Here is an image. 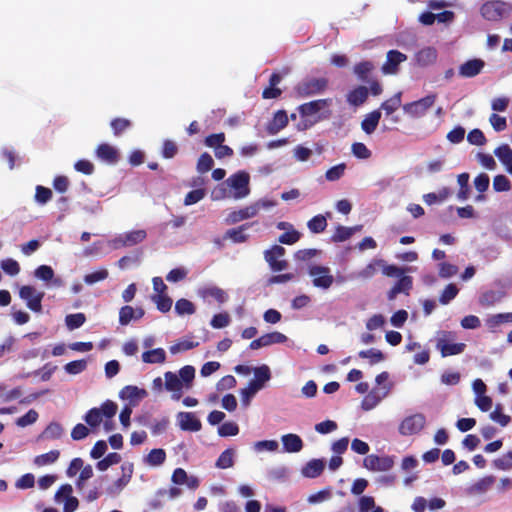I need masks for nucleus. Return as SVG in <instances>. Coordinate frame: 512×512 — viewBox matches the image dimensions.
Masks as SVG:
<instances>
[{
	"instance_id": "nucleus-2",
	"label": "nucleus",
	"mask_w": 512,
	"mask_h": 512,
	"mask_svg": "<svg viewBox=\"0 0 512 512\" xmlns=\"http://www.w3.org/2000/svg\"><path fill=\"white\" fill-rule=\"evenodd\" d=\"M377 267H381L382 273L387 277H398L411 271V267H398L394 264H387L383 259H375L359 271L358 276L362 279H370L376 274Z\"/></svg>"
},
{
	"instance_id": "nucleus-23",
	"label": "nucleus",
	"mask_w": 512,
	"mask_h": 512,
	"mask_svg": "<svg viewBox=\"0 0 512 512\" xmlns=\"http://www.w3.org/2000/svg\"><path fill=\"white\" fill-rule=\"evenodd\" d=\"M148 395L145 389L138 388L137 386L127 385L119 393V396L123 400H129L135 404L142 400Z\"/></svg>"
},
{
	"instance_id": "nucleus-53",
	"label": "nucleus",
	"mask_w": 512,
	"mask_h": 512,
	"mask_svg": "<svg viewBox=\"0 0 512 512\" xmlns=\"http://www.w3.org/2000/svg\"><path fill=\"white\" fill-rule=\"evenodd\" d=\"M63 434V428L61 424L57 422H51L42 433V437L46 439H59Z\"/></svg>"
},
{
	"instance_id": "nucleus-5",
	"label": "nucleus",
	"mask_w": 512,
	"mask_h": 512,
	"mask_svg": "<svg viewBox=\"0 0 512 512\" xmlns=\"http://www.w3.org/2000/svg\"><path fill=\"white\" fill-rule=\"evenodd\" d=\"M147 237V233L143 229L133 230L126 233L119 234L110 241L114 249H121L124 247H131L143 242Z\"/></svg>"
},
{
	"instance_id": "nucleus-12",
	"label": "nucleus",
	"mask_w": 512,
	"mask_h": 512,
	"mask_svg": "<svg viewBox=\"0 0 512 512\" xmlns=\"http://www.w3.org/2000/svg\"><path fill=\"white\" fill-rule=\"evenodd\" d=\"M363 466L370 471H389L394 466V458L392 456L370 454L364 458Z\"/></svg>"
},
{
	"instance_id": "nucleus-32",
	"label": "nucleus",
	"mask_w": 512,
	"mask_h": 512,
	"mask_svg": "<svg viewBox=\"0 0 512 512\" xmlns=\"http://www.w3.org/2000/svg\"><path fill=\"white\" fill-rule=\"evenodd\" d=\"M494 483L492 476L481 478L477 482L468 487L467 491L470 495H480L487 492Z\"/></svg>"
},
{
	"instance_id": "nucleus-17",
	"label": "nucleus",
	"mask_w": 512,
	"mask_h": 512,
	"mask_svg": "<svg viewBox=\"0 0 512 512\" xmlns=\"http://www.w3.org/2000/svg\"><path fill=\"white\" fill-rule=\"evenodd\" d=\"M178 425L183 431L198 432L202 428L201 421L193 412H179L177 414Z\"/></svg>"
},
{
	"instance_id": "nucleus-48",
	"label": "nucleus",
	"mask_w": 512,
	"mask_h": 512,
	"mask_svg": "<svg viewBox=\"0 0 512 512\" xmlns=\"http://www.w3.org/2000/svg\"><path fill=\"white\" fill-rule=\"evenodd\" d=\"M175 311L178 315H192L195 313L196 308L195 305L185 298H181L175 303Z\"/></svg>"
},
{
	"instance_id": "nucleus-60",
	"label": "nucleus",
	"mask_w": 512,
	"mask_h": 512,
	"mask_svg": "<svg viewBox=\"0 0 512 512\" xmlns=\"http://www.w3.org/2000/svg\"><path fill=\"white\" fill-rule=\"evenodd\" d=\"M231 318L227 312L215 314L210 322V325L215 329H221L230 324Z\"/></svg>"
},
{
	"instance_id": "nucleus-54",
	"label": "nucleus",
	"mask_w": 512,
	"mask_h": 512,
	"mask_svg": "<svg viewBox=\"0 0 512 512\" xmlns=\"http://www.w3.org/2000/svg\"><path fill=\"white\" fill-rule=\"evenodd\" d=\"M85 321L86 316L83 313L69 314L65 318V323L69 330H74L81 327Z\"/></svg>"
},
{
	"instance_id": "nucleus-35",
	"label": "nucleus",
	"mask_w": 512,
	"mask_h": 512,
	"mask_svg": "<svg viewBox=\"0 0 512 512\" xmlns=\"http://www.w3.org/2000/svg\"><path fill=\"white\" fill-rule=\"evenodd\" d=\"M166 360V353L162 348H156L145 351L142 354V361L145 363H164Z\"/></svg>"
},
{
	"instance_id": "nucleus-9",
	"label": "nucleus",
	"mask_w": 512,
	"mask_h": 512,
	"mask_svg": "<svg viewBox=\"0 0 512 512\" xmlns=\"http://www.w3.org/2000/svg\"><path fill=\"white\" fill-rule=\"evenodd\" d=\"M481 15L489 21H498L506 16L510 7L502 1H490L482 5Z\"/></svg>"
},
{
	"instance_id": "nucleus-19",
	"label": "nucleus",
	"mask_w": 512,
	"mask_h": 512,
	"mask_svg": "<svg viewBox=\"0 0 512 512\" xmlns=\"http://www.w3.org/2000/svg\"><path fill=\"white\" fill-rule=\"evenodd\" d=\"M259 213V204H251L242 209L232 211L227 217V222L231 224L252 218Z\"/></svg>"
},
{
	"instance_id": "nucleus-63",
	"label": "nucleus",
	"mask_w": 512,
	"mask_h": 512,
	"mask_svg": "<svg viewBox=\"0 0 512 512\" xmlns=\"http://www.w3.org/2000/svg\"><path fill=\"white\" fill-rule=\"evenodd\" d=\"M86 423L91 427H97L102 422V413L99 408L90 409L85 415Z\"/></svg>"
},
{
	"instance_id": "nucleus-40",
	"label": "nucleus",
	"mask_w": 512,
	"mask_h": 512,
	"mask_svg": "<svg viewBox=\"0 0 512 512\" xmlns=\"http://www.w3.org/2000/svg\"><path fill=\"white\" fill-rule=\"evenodd\" d=\"M255 379L251 380L256 385L262 389L264 383L270 380L271 372L267 365H262L254 369Z\"/></svg>"
},
{
	"instance_id": "nucleus-39",
	"label": "nucleus",
	"mask_w": 512,
	"mask_h": 512,
	"mask_svg": "<svg viewBox=\"0 0 512 512\" xmlns=\"http://www.w3.org/2000/svg\"><path fill=\"white\" fill-rule=\"evenodd\" d=\"M60 452L58 450H51L48 453L38 455L34 458V464L38 467L52 464L58 460Z\"/></svg>"
},
{
	"instance_id": "nucleus-62",
	"label": "nucleus",
	"mask_w": 512,
	"mask_h": 512,
	"mask_svg": "<svg viewBox=\"0 0 512 512\" xmlns=\"http://www.w3.org/2000/svg\"><path fill=\"white\" fill-rule=\"evenodd\" d=\"M467 140L470 144L476 146H483L487 142L484 133L478 128H475L468 133Z\"/></svg>"
},
{
	"instance_id": "nucleus-34",
	"label": "nucleus",
	"mask_w": 512,
	"mask_h": 512,
	"mask_svg": "<svg viewBox=\"0 0 512 512\" xmlns=\"http://www.w3.org/2000/svg\"><path fill=\"white\" fill-rule=\"evenodd\" d=\"M436 59L437 51L432 47L423 48L416 54V61L422 66L430 65L434 63Z\"/></svg>"
},
{
	"instance_id": "nucleus-14",
	"label": "nucleus",
	"mask_w": 512,
	"mask_h": 512,
	"mask_svg": "<svg viewBox=\"0 0 512 512\" xmlns=\"http://www.w3.org/2000/svg\"><path fill=\"white\" fill-rule=\"evenodd\" d=\"M407 60V55L398 50H389L386 55V61L381 67L385 75H394L399 71V65Z\"/></svg>"
},
{
	"instance_id": "nucleus-1",
	"label": "nucleus",
	"mask_w": 512,
	"mask_h": 512,
	"mask_svg": "<svg viewBox=\"0 0 512 512\" xmlns=\"http://www.w3.org/2000/svg\"><path fill=\"white\" fill-rule=\"evenodd\" d=\"M331 104V99H318L307 103H303L298 106L297 110L303 120L298 124V130H306L318 121L322 117L317 116L314 120H309V117L316 116L322 109L328 107Z\"/></svg>"
},
{
	"instance_id": "nucleus-30",
	"label": "nucleus",
	"mask_w": 512,
	"mask_h": 512,
	"mask_svg": "<svg viewBox=\"0 0 512 512\" xmlns=\"http://www.w3.org/2000/svg\"><path fill=\"white\" fill-rule=\"evenodd\" d=\"M325 468L322 459H312L302 468V474L307 478H317Z\"/></svg>"
},
{
	"instance_id": "nucleus-6",
	"label": "nucleus",
	"mask_w": 512,
	"mask_h": 512,
	"mask_svg": "<svg viewBox=\"0 0 512 512\" xmlns=\"http://www.w3.org/2000/svg\"><path fill=\"white\" fill-rule=\"evenodd\" d=\"M453 339L454 335L451 332H442L437 339L436 347L440 350L442 357L458 355L465 350L464 343H451Z\"/></svg>"
},
{
	"instance_id": "nucleus-16",
	"label": "nucleus",
	"mask_w": 512,
	"mask_h": 512,
	"mask_svg": "<svg viewBox=\"0 0 512 512\" xmlns=\"http://www.w3.org/2000/svg\"><path fill=\"white\" fill-rule=\"evenodd\" d=\"M398 278V281L387 292V298L390 301L394 300L400 293L409 295L410 291L412 290L413 278L411 276L405 275V273H403L402 275L398 276Z\"/></svg>"
},
{
	"instance_id": "nucleus-21",
	"label": "nucleus",
	"mask_w": 512,
	"mask_h": 512,
	"mask_svg": "<svg viewBox=\"0 0 512 512\" xmlns=\"http://www.w3.org/2000/svg\"><path fill=\"white\" fill-rule=\"evenodd\" d=\"M289 122V117L285 110L275 112L272 120L267 124L266 131L269 135H275L284 129Z\"/></svg>"
},
{
	"instance_id": "nucleus-46",
	"label": "nucleus",
	"mask_w": 512,
	"mask_h": 512,
	"mask_svg": "<svg viewBox=\"0 0 512 512\" xmlns=\"http://www.w3.org/2000/svg\"><path fill=\"white\" fill-rule=\"evenodd\" d=\"M152 300L156 304L157 309L163 313L170 311L173 303L172 299L167 294L153 295Z\"/></svg>"
},
{
	"instance_id": "nucleus-58",
	"label": "nucleus",
	"mask_w": 512,
	"mask_h": 512,
	"mask_svg": "<svg viewBox=\"0 0 512 512\" xmlns=\"http://www.w3.org/2000/svg\"><path fill=\"white\" fill-rule=\"evenodd\" d=\"M261 337H262V339L264 341L265 347L269 346V345H272V344L284 343V342L287 341L286 335H284L283 333L278 332V331H274V332H271V333L264 334Z\"/></svg>"
},
{
	"instance_id": "nucleus-64",
	"label": "nucleus",
	"mask_w": 512,
	"mask_h": 512,
	"mask_svg": "<svg viewBox=\"0 0 512 512\" xmlns=\"http://www.w3.org/2000/svg\"><path fill=\"white\" fill-rule=\"evenodd\" d=\"M1 268L6 274H8L10 276H15L20 272L19 263L16 260L11 259V258L2 260Z\"/></svg>"
},
{
	"instance_id": "nucleus-55",
	"label": "nucleus",
	"mask_w": 512,
	"mask_h": 512,
	"mask_svg": "<svg viewBox=\"0 0 512 512\" xmlns=\"http://www.w3.org/2000/svg\"><path fill=\"white\" fill-rule=\"evenodd\" d=\"M490 418L491 420L499 423L502 427L507 426L511 421V417L502 412L501 404H497L495 406L494 411L490 413Z\"/></svg>"
},
{
	"instance_id": "nucleus-4",
	"label": "nucleus",
	"mask_w": 512,
	"mask_h": 512,
	"mask_svg": "<svg viewBox=\"0 0 512 512\" xmlns=\"http://www.w3.org/2000/svg\"><path fill=\"white\" fill-rule=\"evenodd\" d=\"M249 181L250 176L245 171H238L226 180V183L234 190L233 198L242 199L249 195Z\"/></svg>"
},
{
	"instance_id": "nucleus-59",
	"label": "nucleus",
	"mask_w": 512,
	"mask_h": 512,
	"mask_svg": "<svg viewBox=\"0 0 512 512\" xmlns=\"http://www.w3.org/2000/svg\"><path fill=\"white\" fill-rule=\"evenodd\" d=\"M458 288L455 284H448L439 297V302L443 305L448 304L458 294Z\"/></svg>"
},
{
	"instance_id": "nucleus-44",
	"label": "nucleus",
	"mask_w": 512,
	"mask_h": 512,
	"mask_svg": "<svg viewBox=\"0 0 512 512\" xmlns=\"http://www.w3.org/2000/svg\"><path fill=\"white\" fill-rule=\"evenodd\" d=\"M216 467L220 469H227L234 465V451L232 449L224 450L216 461Z\"/></svg>"
},
{
	"instance_id": "nucleus-42",
	"label": "nucleus",
	"mask_w": 512,
	"mask_h": 512,
	"mask_svg": "<svg viewBox=\"0 0 512 512\" xmlns=\"http://www.w3.org/2000/svg\"><path fill=\"white\" fill-rule=\"evenodd\" d=\"M353 234H354L353 228L338 225L335 229V232L331 236V241L334 243L344 242V241L350 239Z\"/></svg>"
},
{
	"instance_id": "nucleus-29",
	"label": "nucleus",
	"mask_w": 512,
	"mask_h": 512,
	"mask_svg": "<svg viewBox=\"0 0 512 512\" xmlns=\"http://www.w3.org/2000/svg\"><path fill=\"white\" fill-rule=\"evenodd\" d=\"M282 77L278 73H273L269 78V87L265 88L262 92L264 99H275L278 98L282 91L276 86L281 82Z\"/></svg>"
},
{
	"instance_id": "nucleus-45",
	"label": "nucleus",
	"mask_w": 512,
	"mask_h": 512,
	"mask_svg": "<svg viewBox=\"0 0 512 512\" xmlns=\"http://www.w3.org/2000/svg\"><path fill=\"white\" fill-rule=\"evenodd\" d=\"M110 126L113 134L115 136H120L124 131L132 126V122L129 119L117 117L112 119Z\"/></svg>"
},
{
	"instance_id": "nucleus-47",
	"label": "nucleus",
	"mask_w": 512,
	"mask_h": 512,
	"mask_svg": "<svg viewBox=\"0 0 512 512\" xmlns=\"http://www.w3.org/2000/svg\"><path fill=\"white\" fill-rule=\"evenodd\" d=\"M374 69V65L370 61H362L354 66V73L361 81H366L369 73Z\"/></svg>"
},
{
	"instance_id": "nucleus-22",
	"label": "nucleus",
	"mask_w": 512,
	"mask_h": 512,
	"mask_svg": "<svg viewBox=\"0 0 512 512\" xmlns=\"http://www.w3.org/2000/svg\"><path fill=\"white\" fill-rule=\"evenodd\" d=\"M143 308L125 305L119 311V323L123 326L128 325L132 320H139L144 316Z\"/></svg>"
},
{
	"instance_id": "nucleus-7",
	"label": "nucleus",
	"mask_w": 512,
	"mask_h": 512,
	"mask_svg": "<svg viewBox=\"0 0 512 512\" xmlns=\"http://www.w3.org/2000/svg\"><path fill=\"white\" fill-rule=\"evenodd\" d=\"M308 273L313 277V285L317 288L329 289L334 282V277L329 267L312 265L309 267Z\"/></svg>"
},
{
	"instance_id": "nucleus-24",
	"label": "nucleus",
	"mask_w": 512,
	"mask_h": 512,
	"mask_svg": "<svg viewBox=\"0 0 512 512\" xmlns=\"http://www.w3.org/2000/svg\"><path fill=\"white\" fill-rule=\"evenodd\" d=\"M283 449L288 453L300 452L303 448V441L297 434H285L281 438Z\"/></svg>"
},
{
	"instance_id": "nucleus-56",
	"label": "nucleus",
	"mask_w": 512,
	"mask_h": 512,
	"mask_svg": "<svg viewBox=\"0 0 512 512\" xmlns=\"http://www.w3.org/2000/svg\"><path fill=\"white\" fill-rule=\"evenodd\" d=\"M87 368V361L84 359L74 360L64 366L66 373L71 375L80 374Z\"/></svg>"
},
{
	"instance_id": "nucleus-52",
	"label": "nucleus",
	"mask_w": 512,
	"mask_h": 512,
	"mask_svg": "<svg viewBox=\"0 0 512 512\" xmlns=\"http://www.w3.org/2000/svg\"><path fill=\"white\" fill-rule=\"evenodd\" d=\"M493 189L496 192H508L512 189L510 180L502 174L496 175L493 179Z\"/></svg>"
},
{
	"instance_id": "nucleus-11",
	"label": "nucleus",
	"mask_w": 512,
	"mask_h": 512,
	"mask_svg": "<svg viewBox=\"0 0 512 512\" xmlns=\"http://www.w3.org/2000/svg\"><path fill=\"white\" fill-rule=\"evenodd\" d=\"M20 297L26 301L27 307L34 312L42 311V299L44 292H37L35 287L25 285L20 288Z\"/></svg>"
},
{
	"instance_id": "nucleus-38",
	"label": "nucleus",
	"mask_w": 512,
	"mask_h": 512,
	"mask_svg": "<svg viewBox=\"0 0 512 512\" xmlns=\"http://www.w3.org/2000/svg\"><path fill=\"white\" fill-rule=\"evenodd\" d=\"M358 356L363 359H368L370 365H374L382 362L385 359V355L378 349L361 350Z\"/></svg>"
},
{
	"instance_id": "nucleus-15",
	"label": "nucleus",
	"mask_w": 512,
	"mask_h": 512,
	"mask_svg": "<svg viewBox=\"0 0 512 512\" xmlns=\"http://www.w3.org/2000/svg\"><path fill=\"white\" fill-rule=\"evenodd\" d=\"M197 294L200 298H202L205 302L210 303V299L215 300L219 305L225 303L229 296L226 291L222 288L214 285L204 286L198 289Z\"/></svg>"
},
{
	"instance_id": "nucleus-61",
	"label": "nucleus",
	"mask_w": 512,
	"mask_h": 512,
	"mask_svg": "<svg viewBox=\"0 0 512 512\" xmlns=\"http://www.w3.org/2000/svg\"><path fill=\"white\" fill-rule=\"evenodd\" d=\"M345 169V163H340L329 168L325 173V177L328 181H337L344 175Z\"/></svg>"
},
{
	"instance_id": "nucleus-49",
	"label": "nucleus",
	"mask_w": 512,
	"mask_h": 512,
	"mask_svg": "<svg viewBox=\"0 0 512 512\" xmlns=\"http://www.w3.org/2000/svg\"><path fill=\"white\" fill-rule=\"evenodd\" d=\"M181 380V382H183L184 386L186 389H189L192 385V382L195 378V369L193 366H190V365H186L184 367H182L180 370H179V376H178Z\"/></svg>"
},
{
	"instance_id": "nucleus-43",
	"label": "nucleus",
	"mask_w": 512,
	"mask_h": 512,
	"mask_svg": "<svg viewBox=\"0 0 512 512\" xmlns=\"http://www.w3.org/2000/svg\"><path fill=\"white\" fill-rule=\"evenodd\" d=\"M401 92H397L390 99L384 101L381 104V109H383L386 115H390L394 113L401 106Z\"/></svg>"
},
{
	"instance_id": "nucleus-13",
	"label": "nucleus",
	"mask_w": 512,
	"mask_h": 512,
	"mask_svg": "<svg viewBox=\"0 0 512 512\" xmlns=\"http://www.w3.org/2000/svg\"><path fill=\"white\" fill-rule=\"evenodd\" d=\"M425 423L426 419L423 414L408 416L401 422L399 432L404 436L416 434L424 428Z\"/></svg>"
},
{
	"instance_id": "nucleus-33",
	"label": "nucleus",
	"mask_w": 512,
	"mask_h": 512,
	"mask_svg": "<svg viewBox=\"0 0 512 512\" xmlns=\"http://www.w3.org/2000/svg\"><path fill=\"white\" fill-rule=\"evenodd\" d=\"M253 223H245L237 228H232L226 231L225 237L230 238L235 243H244L248 240V235L245 234V230H247Z\"/></svg>"
},
{
	"instance_id": "nucleus-36",
	"label": "nucleus",
	"mask_w": 512,
	"mask_h": 512,
	"mask_svg": "<svg viewBox=\"0 0 512 512\" xmlns=\"http://www.w3.org/2000/svg\"><path fill=\"white\" fill-rule=\"evenodd\" d=\"M327 219L324 215L318 214L307 222L308 229L315 234L322 233L327 228Z\"/></svg>"
},
{
	"instance_id": "nucleus-31",
	"label": "nucleus",
	"mask_w": 512,
	"mask_h": 512,
	"mask_svg": "<svg viewBox=\"0 0 512 512\" xmlns=\"http://www.w3.org/2000/svg\"><path fill=\"white\" fill-rule=\"evenodd\" d=\"M381 112L380 110H374L366 115V117L361 122V128L366 134H372L380 121Z\"/></svg>"
},
{
	"instance_id": "nucleus-26",
	"label": "nucleus",
	"mask_w": 512,
	"mask_h": 512,
	"mask_svg": "<svg viewBox=\"0 0 512 512\" xmlns=\"http://www.w3.org/2000/svg\"><path fill=\"white\" fill-rule=\"evenodd\" d=\"M494 154L512 175V148L508 144H502L494 150Z\"/></svg>"
},
{
	"instance_id": "nucleus-28",
	"label": "nucleus",
	"mask_w": 512,
	"mask_h": 512,
	"mask_svg": "<svg viewBox=\"0 0 512 512\" xmlns=\"http://www.w3.org/2000/svg\"><path fill=\"white\" fill-rule=\"evenodd\" d=\"M390 387H384V391L380 395L379 392L376 389H373L370 391L362 400L361 407L368 411L373 409L378 405V403L381 401L383 397H385L388 394Z\"/></svg>"
},
{
	"instance_id": "nucleus-37",
	"label": "nucleus",
	"mask_w": 512,
	"mask_h": 512,
	"mask_svg": "<svg viewBox=\"0 0 512 512\" xmlns=\"http://www.w3.org/2000/svg\"><path fill=\"white\" fill-rule=\"evenodd\" d=\"M166 460V452L162 448L152 449L146 456V463L150 466H160Z\"/></svg>"
},
{
	"instance_id": "nucleus-41",
	"label": "nucleus",
	"mask_w": 512,
	"mask_h": 512,
	"mask_svg": "<svg viewBox=\"0 0 512 512\" xmlns=\"http://www.w3.org/2000/svg\"><path fill=\"white\" fill-rule=\"evenodd\" d=\"M469 174L464 172L458 175L457 181L460 186L457 197L460 200H466L469 197L470 194V187H469Z\"/></svg>"
},
{
	"instance_id": "nucleus-51",
	"label": "nucleus",
	"mask_w": 512,
	"mask_h": 512,
	"mask_svg": "<svg viewBox=\"0 0 512 512\" xmlns=\"http://www.w3.org/2000/svg\"><path fill=\"white\" fill-rule=\"evenodd\" d=\"M213 165H214V160H213L212 156L209 153L204 152L198 158L196 168L199 173L203 174V173L210 171L212 169Z\"/></svg>"
},
{
	"instance_id": "nucleus-27",
	"label": "nucleus",
	"mask_w": 512,
	"mask_h": 512,
	"mask_svg": "<svg viewBox=\"0 0 512 512\" xmlns=\"http://www.w3.org/2000/svg\"><path fill=\"white\" fill-rule=\"evenodd\" d=\"M369 95V90L365 86H357L352 89L347 95V102L355 107L361 106L365 103Z\"/></svg>"
},
{
	"instance_id": "nucleus-18",
	"label": "nucleus",
	"mask_w": 512,
	"mask_h": 512,
	"mask_svg": "<svg viewBox=\"0 0 512 512\" xmlns=\"http://www.w3.org/2000/svg\"><path fill=\"white\" fill-rule=\"evenodd\" d=\"M165 382L164 387L167 391L171 392L172 399L178 401L182 397V390L185 388L178 375L171 371L164 374Z\"/></svg>"
},
{
	"instance_id": "nucleus-57",
	"label": "nucleus",
	"mask_w": 512,
	"mask_h": 512,
	"mask_svg": "<svg viewBox=\"0 0 512 512\" xmlns=\"http://www.w3.org/2000/svg\"><path fill=\"white\" fill-rule=\"evenodd\" d=\"M493 466L498 470H510L512 469V451L503 454L501 457L493 461Z\"/></svg>"
},
{
	"instance_id": "nucleus-20",
	"label": "nucleus",
	"mask_w": 512,
	"mask_h": 512,
	"mask_svg": "<svg viewBox=\"0 0 512 512\" xmlns=\"http://www.w3.org/2000/svg\"><path fill=\"white\" fill-rule=\"evenodd\" d=\"M485 66V62L482 59H471L464 62L459 67V75L465 78H472L481 73Z\"/></svg>"
},
{
	"instance_id": "nucleus-3",
	"label": "nucleus",
	"mask_w": 512,
	"mask_h": 512,
	"mask_svg": "<svg viewBox=\"0 0 512 512\" xmlns=\"http://www.w3.org/2000/svg\"><path fill=\"white\" fill-rule=\"evenodd\" d=\"M328 83L325 77H307L294 87V91L298 98H308L323 93L328 88Z\"/></svg>"
},
{
	"instance_id": "nucleus-8",
	"label": "nucleus",
	"mask_w": 512,
	"mask_h": 512,
	"mask_svg": "<svg viewBox=\"0 0 512 512\" xmlns=\"http://www.w3.org/2000/svg\"><path fill=\"white\" fill-rule=\"evenodd\" d=\"M435 100V94L427 95L417 101L405 104L403 106V110L409 116L419 118L426 114V112L434 105Z\"/></svg>"
},
{
	"instance_id": "nucleus-50",
	"label": "nucleus",
	"mask_w": 512,
	"mask_h": 512,
	"mask_svg": "<svg viewBox=\"0 0 512 512\" xmlns=\"http://www.w3.org/2000/svg\"><path fill=\"white\" fill-rule=\"evenodd\" d=\"M121 461L120 454L116 452L109 453L106 457L99 460L96 464V467L100 471L107 470L110 466L118 464Z\"/></svg>"
},
{
	"instance_id": "nucleus-25",
	"label": "nucleus",
	"mask_w": 512,
	"mask_h": 512,
	"mask_svg": "<svg viewBox=\"0 0 512 512\" xmlns=\"http://www.w3.org/2000/svg\"><path fill=\"white\" fill-rule=\"evenodd\" d=\"M96 156L110 164L116 163L119 159L118 151L107 143H102L97 147Z\"/></svg>"
},
{
	"instance_id": "nucleus-10",
	"label": "nucleus",
	"mask_w": 512,
	"mask_h": 512,
	"mask_svg": "<svg viewBox=\"0 0 512 512\" xmlns=\"http://www.w3.org/2000/svg\"><path fill=\"white\" fill-rule=\"evenodd\" d=\"M284 254L285 249L280 245H274L264 252V258L273 272L283 271L288 267V262L280 259Z\"/></svg>"
}]
</instances>
